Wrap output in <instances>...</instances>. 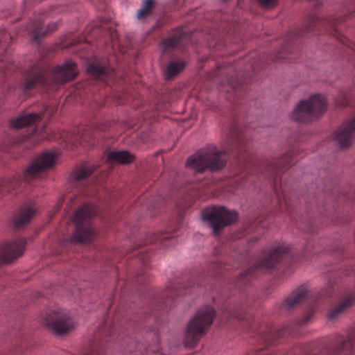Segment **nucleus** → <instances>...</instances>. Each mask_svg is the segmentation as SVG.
Masks as SVG:
<instances>
[{
  "label": "nucleus",
  "mask_w": 355,
  "mask_h": 355,
  "mask_svg": "<svg viewBox=\"0 0 355 355\" xmlns=\"http://www.w3.org/2000/svg\"><path fill=\"white\" fill-rule=\"evenodd\" d=\"M354 295H349L346 299L338 304L335 307L332 308L328 313L329 320L337 318L343 312L346 311L351 306L354 301Z\"/></svg>",
  "instance_id": "nucleus-25"
},
{
  "label": "nucleus",
  "mask_w": 355,
  "mask_h": 355,
  "mask_svg": "<svg viewBox=\"0 0 355 355\" xmlns=\"http://www.w3.org/2000/svg\"><path fill=\"white\" fill-rule=\"evenodd\" d=\"M227 269L220 260L214 258L209 264L206 271L201 272L198 277L191 278L188 284H180L177 281L170 282L164 291L162 299L157 305L162 309L171 308L175 302V297L182 295L191 293L198 288H205V291L213 290L214 279L218 278L223 275V270Z\"/></svg>",
  "instance_id": "nucleus-2"
},
{
  "label": "nucleus",
  "mask_w": 355,
  "mask_h": 355,
  "mask_svg": "<svg viewBox=\"0 0 355 355\" xmlns=\"http://www.w3.org/2000/svg\"><path fill=\"white\" fill-rule=\"evenodd\" d=\"M355 353V338L343 339L338 338L330 347L329 353L331 355H339L345 353ZM348 355V354H346Z\"/></svg>",
  "instance_id": "nucleus-21"
},
{
  "label": "nucleus",
  "mask_w": 355,
  "mask_h": 355,
  "mask_svg": "<svg viewBox=\"0 0 355 355\" xmlns=\"http://www.w3.org/2000/svg\"><path fill=\"white\" fill-rule=\"evenodd\" d=\"M44 326L57 335L67 334L73 327V321L68 311L47 309L43 318Z\"/></svg>",
  "instance_id": "nucleus-9"
},
{
  "label": "nucleus",
  "mask_w": 355,
  "mask_h": 355,
  "mask_svg": "<svg viewBox=\"0 0 355 355\" xmlns=\"http://www.w3.org/2000/svg\"><path fill=\"white\" fill-rule=\"evenodd\" d=\"M227 139L232 146H239L243 144V135L239 132L237 128H234L230 132Z\"/></svg>",
  "instance_id": "nucleus-34"
},
{
  "label": "nucleus",
  "mask_w": 355,
  "mask_h": 355,
  "mask_svg": "<svg viewBox=\"0 0 355 355\" xmlns=\"http://www.w3.org/2000/svg\"><path fill=\"white\" fill-rule=\"evenodd\" d=\"M346 19V15L344 16H338L336 18H329V19H322V18H315L312 15V32L313 31V28L315 26H321L324 28L327 32L330 33H338V30L336 28V26L338 24L342 23Z\"/></svg>",
  "instance_id": "nucleus-20"
},
{
  "label": "nucleus",
  "mask_w": 355,
  "mask_h": 355,
  "mask_svg": "<svg viewBox=\"0 0 355 355\" xmlns=\"http://www.w3.org/2000/svg\"><path fill=\"white\" fill-rule=\"evenodd\" d=\"M312 120L318 119L327 110V101L321 94H312Z\"/></svg>",
  "instance_id": "nucleus-24"
},
{
  "label": "nucleus",
  "mask_w": 355,
  "mask_h": 355,
  "mask_svg": "<svg viewBox=\"0 0 355 355\" xmlns=\"http://www.w3.org/2000/svg\"><path fill=\"white\" fill-rule=\"evenodd\" d=\"M277 58L283 59L284 58V55H283V53H279V55L277 56Z\"/></svg>",
  "instance_id": "nucleus-43"
},
{
  "label": "nucleus",
  "mask_w": 355,
  "mask_h": 355,
  "mask_svg": "<svg viewBox=\"0 0 355 355\" xmlns=\"http://www.w3.org/2000/svg\"><path fill=\"white\" fill-rule=\"evenodd\" d=\"M108 159L120 164H128L132 162L133 157L128 151H112L108 154Z\"/></svg>",
  "instance_id": "nucleus-29"
},
{
  "label": "nucleus",
  "mask_w": 355,
  "mask_h": 355,
  "mask_svg": "<svg viewBox=\"0 0 355 355\" xmlns=\"http://www.w3.org/2000/svg\"><path fill=\"white\" fill-rule=\"evenodd\" d=\"M26 241L19 239L7 242L0 246V265L10 263L22 255Z\"/></svg>",
  "instance_id": "nucleus-13"
},
{
  "label": "nucleus",
  "mask_w": 355,
  "mask_h": 355,
  "mask_svg": "<svg viewBox=\"0 0 355 355\" xmlns=\"http://www.w3.org/2000/svg\"><path fill=\"white\" fill-rule=\"evenodd\" d=\"M291 118L299 123H306L311 120V97L301 100L297 104Z\"/></svg>",
  "instance_id": "nucleus-18"
},
{
  "label": "nucleus",
  "mask_w": 355,
  "mask_h": 355,
  "mask_svg": "<svg viewBox=\"0 0 355 355\" xmlns=\"http://www.w3.org/2000/svg\"><path fill=\"white\" fill-rule=\"evenodd\" d=\"M174 236H175V235L173 233H158L151 234L146 239L145 244L155 243L156 246L168 248L174 243Z\"/></svg>",
  "instance_id": "nucleus-22"
},
{
  "label": "nucleus",
  "mask_w": 355,
  "mask_h": 355,
  "mask_svg": "<svg viewBox=\"0 0 355 355\" xmlns=\"http://www.w3.org/2000/svg\"><path fill=\"white\" fill-rule=\"evenodd\" d=\"M146 308L137 307L131 304L119 308L112 321L106 318L98 327L92 338L87 343V352H103L107 348L112 347V341L115 340V334H118L117 341L121 345H125L132 351V344L137 352L155 353L157 350V344L159 341V332L157 328L152 327L145 331V342L141 343L135 334L144 327L146 318Z\"/></svg>",
  "instance_id": "nucleus-1"
},
{
  "label": "nucleus",
  "mask_w": 355,
  "mask_h": 355,
  "mask_svg": "<svg viewBox=\"0 0 355 355\" xmlns=\"http://www.w3.org/2000/svg\"><path fill=\"white\" fill-rule=\"evenodd\" d=\"M87 71L96 79L107 81L112 76V69L95 58L89 60L87 64Z\"/></svg>",
  "instance_id": "nucleus-16"
},
{
  "label": "nucleus",
  "mask_w": 355,
  "mask_h": 355,
  "mask_svg": "<svg viewBox=\"0 0 355 355\" xmlns=\"http://www.w3.org/2000/svg\"><path fill=\"white\" fill-rule=\"evenodd\" d=\"M35 213V209L31 206H26L21 209L19 213L14 217L13 223L16 228L21 227L29 223L31 218Z\"/></svg>",
  "instance_id": "nucleus-23"
},
{
  "label": "nucleus",
  "mask_w": 355,
  "mask_h": 355,
  "mask_svg": "<svg viewBox=\"0 0 355 355\" xmlns=\"http://www.w3.org/2000/svg\"><path fill=\"white\" fill-rule=\"evenodd\" d=\"M145 251H146L145 250H141L139 252V254H140L139 261L141 262V265L142 266V267H146V264H147V262H148V259H149V254H146L145 255L142 254Z\"/></svg>",
  "instance_id": "nucleus-38"
},
{
  "label": "nucleus",
  "mask_w": 355,
  "mask_h": 355,
  "mask_svg": "<svg viewBox=\"0 0 355 355\" xmlns=\"http://www.w3.org/2000/svg\"><path fill=\"white\" fill-rule=\"evenodd\" d=\"M47 84V81L40 69H32L28 72V76L26 77L24 83L21 86V90L24 95L28 96V92L37 85H40L42 87H45Z\"/></svg>",
  "instance_id": "nucleus-17"
},
{
  "label": "nucleus",
  "mask_w": 355,
  "mask_h": 355,
  "mask_svg": "<svg viewBox=\"0 0 355 355\" xmlns=\"http://www.w3.org/2000/svg\"><path fill=\"white\" fill-rule=\"evenodd\" d=\"M92 173L90 168L83 166L75 171L71 175V180L76 185H85L87 178Z\"/></svg>",
  "instance_id": "nucleus-27"
},
{
  "label": "nucleus",
  "mask_w": 355,
  "mask_h": 355,
  "mask_svg": "<svg viewBox=\"0 0 355 355\" xmlns=\"http://www.w3.org/2000/svg\"><path fill=\"white\" fill-rule=\"evenodd\" d=\"M310 319H311V312L309 311H308L299 320L298 324L300 327H303L310 321Z\"/></svg>",
  "instance_id": "nucleus-36"
},
{
  "label": "nucleus",
  "mask_w": 355,
  "mask_h": 355,
  "mask_svg": "<svg viewBox=\"0 0 355 355\" xmlns=\"http://www.w3.org/2000/svg\"><path fill=\"white\" fill-rule=\"evenodd\" d=\"M78 75V69L74 62L67 60L58 66L53 71V78L56 84H62L73 80Z\"/></svg>",
  "instance_id": "nucleus-15"
},
{
  "label": "nucleus",
  "mask_w": 355,
  "mask_h": 355,
  "mask_svg": "<svg viewBox=\"0 0 355 355\" xmlns=\"http://www.w3.org/2000/svg\"><path fill=\"white\" fill-rule=\"evenodd\" d=\"M41 115L35 112L19 115L10 121V126L14 129H20L23 127H30L29 132L26 135L24 140H28L32 144L47 139L49 135L45 128H39L35 125L40 120Z\"/></svg>",
  "instance_id": "nucleus-8"
},
{
  "label": "nucleus",
  "mask_w": 355,
  "mask_h": 355,
  "mask_svg": "<svg viewBox=\"0 0 355 355\" xmlns=\"http://www.w3.org/2000/svg\"><path fill=\"white\" fill-rule=\"evenodd\" d=\"M186 63L182 60L172 61L169 63L166 73V79L169 80L185 67Z\"/></svg>",
  "instance_id": "nucleus-31"
},
{
  "label": "nucleus",
  "mask_w": 355,
  "mask_h": 355,
  "mask_svg": "<svg viewBox=\"0 0 355 355\" xmlns=\"http://www.w3.org/2000/svg\"><path fill=\"white\" fill-rule=\"evenodd\" d=\"M309 290L303 286H298L293 290L278 304L280 313H289L298 307L304 305L309 301Z\"/></svg>",
  "instance_id": "nucleus-11"
},
{
  "label": "nucleus",
  "mask_w": 355,
  "mask_h": 355,
  "mask_svg": "<svg viewBox=\"0 0 355 355\" xmlns=\"http://www.w3.org/2000/svg\"><path fill=\"white\" fill-rule=\"evenodd\" d=\"M290 252L289 248L284 243L275 245L263 257L254 264V268H250L241 274L240 277L233 283V286L241 290V286L247 285L251 281L254 270L267 272L284 259Z\"/></svg>",
  "instance_id": "nucleus-4"
},
{
  "label": "nucleus",
  "mask_w": 355,
  "mask_h": 355,
  "mask_svg": "<svg viewBox=\"0 0 355 355\" xmlns=\"http://www.w3.org/2000/svg\"><path fill=\"white\" fill-rule=\"evenodd\" d=\"M201 216L212 229L214 234L218 235L224 227L236 221L237 213L224 207H209L202 211Z\"/></svg>",
  "instance_id": "nucleus-7"
},
{
  "label": "nucleus",
  "mask_w": 355,
  "mask_h": 355,
  "mask_svg": "<svg viewBox=\"0 0 355 355\" xmlns=\"http://www.w3.org/2000/svg\"><path fill=\"white\" fill-rule=\"evenodd\" d=\"M18 180L15 178H6L0 183V193L9 192L11 189H15L18 184Z\"/></svg>",
  "instance_id": "nucleus-32"
},
{
  "label": "nucleus",
  "mask_w": 355,
  "mask_h": 355,
  "mask_svg": "<svg viewBox=\"0 0 355 355\" xmlns=\"http://www.w3.org/2000/svg\"><path fill=\"white\" fill-rule=\"evenodd\" d=\"M312 7L318 6L322 3V0H311Z\"/></svg>",
  "instance_id": "nucleus-41"
},
{
  "label": "nucleus",
  "mask_w": 355,
  "mask_h": 355,
  "mask_svg": "<svg viewBox=\"0 0 355 355\" xmlns=\"http://www.w3.org/2000/svg\"><path fill=\"white\" fill-rule=\"evenodd\" d=\"M245 305L240 304L239 306H233L231 308L225 306L224 312L227 317L235 318L239 320H241L245 318Z\"/></svg>",
  "instance_id": "nucleus-30"
},
{
  "label": "nucleus",
  "mask_w": 355,
  "mask_h": 355,
  "mask_svg": "<svg viewBox=\"0 0 355 355\" xmlns=\"http://www.w3.org/2000/svg\"><path fill=\"white\" fill-rule=\"evenodd\" d=\"M154 4V0H145L142 6L137 12V18L138 20H142L150 11Z\"/></svg>",
  "instance_id": "nucleus-33"
},
{
  "label": "nucleus",
  "mask_w": 355,
  "mask_h": 355,
  "mask_svg": "<svg viewBox=\"0 0 355 355\" xmlns=\"http://www.w3.org/2000/svg\"><path fill=\"white\" fill-rule=\"evenodd\" d=\"M334 139L340 148H347L355 139V116L345 120L334 134Z\"/></svg>",
  "instance_id": "nucleus-14"
},
{
  "label": "nucleus",
  "mask_w": 355,
  "mask_h": 355,
  "mask_svg": "<svg viewBox=\"0 0 355 355\" xmlns=\"http://www.w3.org/2000/svg\"><path fill=\"white\" fill-rule=\"evenodd\" d=\"M96 207L92 204H86L78 209L71 216V221L75 225L74 232L65 243H83L90 242L94 237L95 232L91 226V219L96 215Z\"/></svg>",
  "instance_id": "nucleus-3"
},
{
  "label": "nucleus",
  "mask_w": 355,
  "mask_h": 355,
  "mask_svg": "<svg viewBox=\"0 0 355 355\" xmlns=\"http://www.w3.org/2000/svg\"><path fill=\"white\" fill-rule=\"evenodd\" d=\"M291 161H288L287 158H281L277 162H272L268 166L265 172V176L270 181L272 182L274 192L276 195L278 202L282 205L283 203L286 207L289 206V200L286 193V189L282 184V180L279 182V189L277 186V180L279 175L283 171L288 168L291 165Z\"/></svg>",
  "instance_id": "nucleus-10"
},
{
  "label": "nucleus",
  "mask_w": 355,
  "mask_h": 355,
  "mask_svg": "<svg viewBox=\"0 0 355 355\" xmlns=\"http://www.w3.org/2000/svg\"><path fill=\"white\" fill-rule=\"evenodd\" d=\"M259 2L263 8H269L277 3V0H259Z\"/></svg>",
  "instance_id": "nucleus-37"
},
{
  "label": "nucleus",
  "mask_w": 355,
  "mask_h": 355,
  "mask_svg": "<svg viewBox=\"0 0 355 355\" xmlns=\"http://www.w3.org/2000/svg\"><path fill=\"white\" fill-rule=\"evenodd\" d=\"M32 31L35 32V35H33V40L35 42L39 41V40L41 37H44L45 35V34H46L45 33H41L39 31V27L37 26H35Z\"/></svg>",
  "instance_id": "nucleus-39"
},
{
  "label": "nucleus",
  "mask_w": 355,
  "mask_h": 355,
  "mask_svg": "<svg viewBox=\"0 0 355 355\" xmlns=\"http://www.w3.org/2000/svg\"><path fill=\"white\" fill-rule=\"evenodd\" d=\"M225 163V153L218 150L214 146H208L189 157L186 165L198 173L205 170L216 172L223 168Z\"/></svg>",
  "instance_id": "nucleus-5"
},
{
  "label": "nucleus",
  "mask_w": 355,
  "mask_h": 355,
  "mask_svg": "<svg viewBox=\"0 0 355 355\" xmlns=\"http://www.w3.org/2000/svg\"><path fill=\"white\" fill-rule=\"evenodd\" d=\"M56 28V24H49L47 26V32H52Z\"/></svg>",
  "instance_id": "nucleus-40"
},
{
  "label": "nucleus",
  "mask_w": 355,
  "mask_h": 355,
  "mask_svg": "<svg viewBox=\"0 0 355 355\" xmlns=\"http://www.w3.org/2000/svg\"><path fill=\"white\" fill-rule=\"evenodd\" d=\"M58 154L53 151H46L36 157L31 165L24 171L23 179L28 182L42 171L52 167L56 162Z\"/></svg>",
  "instance_id": "nucleus-12"
},
{
  "label": "nucleus",
  "mask_w": 355,
  "mask_h": 355,
  "mask_svg": "<svg viewBox=\"0 0 355 355\" xmlns=\"http://www.w3.org/2000/svg\"><path fill=\"white\" fill-rule=\"evenodd\" d=\"M150 207H152V208H154L155 207H156L157 205H150Z\"/></svg>",
  "instance_id": "nucleus-46"
},
{
  "label": "nucleus",
  "mask_w": 355,
  "mask_h": 355,
  "mask_svg": "<svg viewBox=\"0 0 355 355\" xmlns=\"http://www.w3.org/2000/svg\"><path fill=\"white\" fill-rule=\"evenodd\" d=\"M346 11L348 12H351V8H347Z\"/></svg>",
  "instance_id": "nucleus-45"
},
{
  "label": "nucleus",
  "mask_w": 355,
  "mask_h": 355,
  "mask_svg": "<svg viewBox=\"0 0 355 355\" xmlns=\"http://www.w3.org/2000/svg\"><path fill=\"white\" fill-rule=\"evenodd\" d=\"M215 314L214 309L209 306L202 307L196 313L185 331L184 342L187 347L192 348L199 341L211 325Z\"/></svg>",
  "instance_id": "nucleus-6"
},
{
  "label": "nucleus",
  "mask_w": 355,
  "mask_h": 355,
  "mask_svg": "<svg viewBox=\"0 0 355 355\" xmlns=\"http://www.w3.org/2000/svg\"><path fill=\"white\" fill-rule=\"evenodd\" d=\"M45 112H47V113L50 112L51 114H52V112L51 111H49V110L47 108H46Z\"/></svg>",
  "instance_id": "nucleus-44"
},
{
  "label": "nucleus",
  "mask_w": 355,
  "mask_h": 355,
  "mask_svg": "<svg viewBox=\"0 0 355 355\" xmlns=\"http://www.w3.org/2000/svg\"><path fill=\"white\" fill-rule=\"evenodd\" d=\"M339 40H342L344 44H345V45L349 47L350 52H347V53H349V54H350L351 53H355V42H350L349 40L345 41L346 40L345 37H344V40H343V39H341V38H339ZM350 59H351V62L352 63V65L355 68V56H354V55L352 56Z\"/></svg>",
  "instance_id": "nucleus-35"
},
{
  "label": "nucleus",
  "mask_w": 355,
  "mask_h": 355,
  "mask_svg": "<svg viewBox=\"0 0 355 355\" xmlns=\"http://www.w3.org/2000/svg\"><path fill=\"white\" fill-rule=\"evenodd\" d=\"M285 331V328L276 327H270L267 331H262L258 335L257 342L259 343L260 346L256 350L261 351L271 345L277 338L284 336Z\"/></svg>",
  "instance_id": "nucleus-19"
},
{
  "label": "nucleus",
  "mask_w": 355,
  "mask_h": 355,
  "mask_svg": "<svg viewBox=\"0 0 355 355\" xmlns=\"http://www.w3.org/2000/svg\"><path fill=\"white\" fill-rule=\"evenodd\" d=\"M91 136V133L89 131V130H84L83 132H81L78 130L77 134L74 133H66L62 137V139L66 143H78L80 144H82V143H89V138Z\"/></svg>",
  "instance_id": "nucleus-26"
},
{
  "label": "nucleus",
  "mask_w": 355,
  "mask_h": 355,
  "mask_svg": "<svg viewBox=\"0 0 355 355\" xmlns=\"http://www.w3.org/2000/svg\"><path fill=\"white\" fill-rule=\"evenodd\" d=\"M189 35L186 31L181 29L178 31V33H177L173 36H172L166 40H164L162 42V44L164 47V50L165 51L168 48H171V47L178 46L182 40H183L184 38H189Z\"/></svg>",
  "instance_id": "nucleus-28"
},
{
  "label": "nucleus",
  "mask_w": 355,
  "mask_h": 355,
  "mask_svg": "<svg viewBox=\"0 0 355 355\" xmlns=\"http://www.w3.org/2000/svg\"><path fill=\"white\" fill-rule=\"evenodd\" d=\"M214 40H216V45H220V37H221L220 34H218V35H217V36L214 35Z\"/></svg>",
  "instance_id": "nucleus-42"
}]
</instances>
